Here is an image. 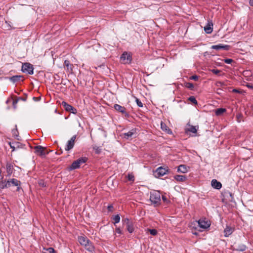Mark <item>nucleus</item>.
Wrapping results in <instances>:
<instances>
[{"instance_id":"nucleus-1","label":"nucleus","mask_w":253,"mask_h":253,"mask_svg":"<svg viewBox=\"0 0 253 253\" xmlns=\"http://www.w3.org/2000/svg\"><path fill=\"white\" fill-rule=\"evenodd\" d=\"M88 160L87 157H81L78 160L74 161L71 166H70L68 169L69 170H73L80 168V165L86 163Z\"/></svg>"},{"instance_id":"nucleus-2","label":"nucleus","mask_w":253,"mask_h":253,"mask_svg":"<svg viewBox=\"0 0 253 253\" xmlns=\"http://www.w3.org/2000/svg\"><path fill=\"white\" fill-rule=\"evenodd\" d=\"M150 200L155 206L159 205L161 203V193L157 191L151 193Z\"/></svg>"},{"instance_id":"nucleus-3","label":"nucleus","mask_w":253,"mask_h":253,"mask_svg":"<svg viewBox=\"0 0 253 253\" xmlns=\"http://www.w3.org/2000/svg\"><path fill=\"white\" fill-rule=\"evenodd\" d=\"M169 172V169L168 168H163L160 167L153 171V174L155 177L159 178L164 176Z\"/></svg>"},{"instance_id":"nucleus-4","label":"nucleus","mask_w":253,"mask_h":253,"mask_svg":"<svg viewBox=\"0 0 253 253\" xmlns=\"http://www.w3.org/2000/svg\"><path fill=\"white\" fill-rule=\"evenodd\" d=\"M21 71L23 73H26L29 75H33L34 74L33 66L30 63H24L22 64Z\"/></svg>"},{"instance_id":"nucleus-5","label":"nucleus","mask_w":253,"mask_h":253,"mask_svg":"<svg viewBox=\"0 0 253 253\" xmlns=\"http://www.w3.org/2000/svg\"><path fill=\"white\" fill-rule=\"evenodd\" d=\"M231 249L233 251L244 252L246 250L247 247L246 245L239 242H236L234 243V246H231Z\"/></svg>"},{"instance_id":"nucleus-6","label":"nucleus","mask_w":253,"mask_h":253,"mask_svg":"<svg viewBox=\"0 0 253 253\" xmlns=\"http://www.w3.org/2000/svg\"><path fill=\"white\" fill-rule=\"evenodd\" d=\"M114 108L118 112L121 113L123 114L126 118H128L129 117V113L126 111V109L124 106H121L118 104H115L114 105Z\"/></svg>"},{"instance_id":"nucleus-7","label":"nucleus","mask_w":253,"mask_h":253,"mask_svg":"<svg viewBox=\"0 0 253 253\" xmlns=\"http://www.w3.org/2000/svg\"><path fill=\"white\" fill-rule=\"evenodd\" d=\"M121 60L124 64H130L132 61V56L130 53L124 52L121 56Z\"/></svg>"},{"instance_id":"nucleus-8","label":"nucleus","mask_w":253,"mask_h":253,"mask_svg":"<svg viewBox=\"0 0 253 253\" xmlns=\"http://www.w3.org/2000/svg\"><path fill=\"white\" fill-rule=\"evenodd\" d=\"M136 128H133L127 132L122 134L123 138L126 139H129L131 138H135L136 135Z\"/></svg>"},{"instance_id":"nucleus-9","label":"nucleus","mask_w":253,"mask_h":253,"mask_svg":"<svg viewBox=\"0 0 253 253\" xmlns=\"http://www.w3.org/2000/svg\"><path fill=\"white\" fill-rule=\"evenodd\" d=\"M76 137L77 135H74L69 140H68L67 144L65 148L66 151H68L74 147Z\"/></svg>"},{"instance_id":"nucleus-10","label":"nucleus","mask_w":253,"mask_h":253,"mask_svg":"<svg viewBox=\"0 0 253 253\" xmlns=\"http://www.w3.org/2000/svg\"><path fill=\"white\" fill-rule=\"evenodd\" d=\"M199 227L203 229H207L211 226L210 221L200 219L198 221Z\"/></svg>"},{"instance_id":"nucleus-11","label":"nucleus","mask_w":253,"mask_h":253,"mask_svg":"<svg viewBox=\"0 0 253 253\" xmlns=\"http://www.w3.org/2000/svg\"><path fill=\"white\" fill-rule=\"evenodd\" d=\"M211 49L219 50L220 49H223L225 50H229L230 48V45H223L222 44H219L216 45H213L211 46Z\"/></svg>"},{"instance_id":"nucleus-12","label":"nucleus","mask_w":253,"mask_h":253,"mask_svg":"<svg viewBox=\"0 0 253 253\" xmlns=\"http://www.w3.org/2000/svg\"><path fill=\"white\" fill-rule=\"evenodd\" d=\"M9 144L10 148L12 149V151H15L16 149L24 148L25 146V144H22L19 142H10Z\"/></svg>"},{"instance_id":"nucleus-13","label":"nucleus","mask_w":253,"mask_h":253,"mask_svg":"<svg viewBox=\"0 0 253 253\" xmlns=\"http://www.w3.org/2000/svg\"><path fill=\"white\" fill-rule=\"evenodd\" d=\"M187 125L189 126L188 128H186L185 129V132L186 133H188V132H191L193 133H196L197 130L199 128V126H194L192 125H190L189 123L187 124Z\"/></svg>"},{"instance_id":"nucleus-14","label":"nucleus","mask_w":253,"mask_h":253,"mask_svg":"<svg viewBox=\"0 0 253 253\" xmlns=\"http://www.w3.org/2000/svg\"><path fill=\"white\" fill-rule=\"evenodd\" d=\"M44 147L41 145L36 146L34 148L35 151V152L40 156L43 157L44 155Z\"/></svg>"},{"instance_id":"nucleus-15","label":"nucleus","mask_w":253,"mask_h":253,"mask_svg":"<svg viewBox=\"0 0 253 253\" xmlns=\"http://www.w3.org/2000/svg\"><path fill=\"white\" fill-rule=\"evenodd\" d=\"M213 23L211 20L208 21L206 26L204 27V30L207 34H211L213 30Z\"/></svg>"},{"instance_id":"nucleus-16","label":"nucleus","mask_w":253,"mask_h":253,"mask_svg":"<svg viewBox=\"0 0 253 253\" xmlns=\"http://www.w3.org/2000/svg\"><path fill=\"white\" fill-rule=\"evenodd\" d=\"M6 169L7 173L6 176L7 177H10L14 170L13 166L12 164L10 163H7L6 165Z\"/></svg>"},{"instance_id":"nucleus-17","label":"nucleus","mask_w":253,"mask_h":253,"mask_svg":"<svg viewBox=\"0 0 253 253\" xmlns=\"http://www.w3.org/2000/svg\"><path fill=\"white\" fill-rule=\"evenodd\" d=\"M7 182H9V187H10L11 186H19V185H21V182L20 181L17 180L15 178H10L7 180Z\"/></svg>"},{"instance_id":"nucleus-18","label":"nucleus","mask_w":253,"mask_h":253,"mask_svg":"<svg viewBox=\"0 0 253 253\" xmlns=\"http://www.w3.org/2000/svg\"><path fill=\"white\" fill-rule=\"evenodd\" d=\"M78 241L80 244L84 247V246L88 244L89 242L90 241L85 236H79L78 237Z\"/></svg>"},{"instance_id":"nucleus-19","label":"nucleus","mask_w":253,"mask_h":253,"mask_svg":"<svg viewBox=\"0 0 253 253\" xmlns=\"http://www.w3.org/2000/svg\"><path fill=\"white\" fill-rule=\"evenodd\" d=\"M211 186L214 189L219 190L222 187V184L216 179H212L211 182Z\"/></svg>"},{"instance_id":"nucleus-20","label":"nucleus","mask_w":253,"mask_h":253,"mask_svg":"<svg viewBox=\"0 0 253 253\" xmlns=\"http://www.w3.org/2000/svg\"><path fill=\"white\" fill-rule=\"evenodd\" d=\"M9 80L15 83L16 82H19L20 81H23V76L22 75H15L9 78Z\"/></svg>"},{"instance_id":"nucleus-21","label":"nucleus","mask_w":253,"mask_h":253,"mask_svg":"<svg viewBox=\"0 0 253 253\" xmlns=\"http://www.w3.org/2000/svg\"><path fill=\"white\" fill-rule=\"evenodd\" d=\"M84 247L85 250L91 253L95 252V248L91 241H89L88 244H86Z\"/></svg>"},{"instance_id":"nucleus-22","label":"nucleus","mask_w":253,"mask_h":253,"mask_svg":"<svg viewBox=\"0 0 253 253\" xmlns=\"http://www.w3.org/2000/svg\"><path fill=\"white\" fill-rule=\"evenodd\" d=\"M64 67H66L67 68V70L68 72L70 73L73 72V64H71L70 61L68 60H65L64 61Z\"/></svg>"},{"instance_id":"nucleus-23","label":"nucleus","mask_w":253,"mask_h":253,"mask_svg":"<svg viewBox=\"0 0 253 253\" xmlns=\"http://www.w3.org/2000/svg\"><path fill=\"white\" fill-rule=\"evenodd\" d=\"M161 128L163 131H165L168 134L172 133V131L171 129L167 126L165 123H163V122H161Z\"/></svg>"},{"instance_id":"nucleus-24","label":"nucleus","mask_w":253,"mask_h":253,"mask_svg":"<svg viewBox=\"0 0 253 253\" xmlns=\"http://www.w3.org/2000/svg\"><path fill=\"white\" fill-rule=\"evenodd\" d=\"M233 228L230 226H226L224 230V236L226 237H228L233 232Z\"/></svg>"},{"instance_id":"nucleus-25","label":"nucleus","mask_w":253,"mask_h":253,"mask_svg":"<svg viewBox=\"0 0 253 253\" xmlns=\"http://www.w3.org/2000/svg\"><path fill=\"white\" fill-rule=\"evenodd\" d=\"M3 177L2 176L1 178V181H0V189H4V188H7L9 187V182L8 183L7 182V180H3Z\"/></svg>"},{"instance_id":"nucleus-26","label":"nucleus","mask_w":253,"mask_h":253,"mask_svg":"<svg viewBox=\"0 0 253 253\" xmlns=\"http://www.w3.org/2000/svg\"><path fill=\"white\" fill-rule=\"evenodd\" d=\"M177 171L183 173H186L187 172V169L185 165H180L177 169Z\"/></svg>"},{"instance_id":"nucleus-27","label":"nucleus","mask_w":253,"mask_h":253,"mask_svg":"<svg viewBox=\"0 0 253 253\" xmlns=\"http://www.w3.org/2000/svg\"><path fill=\"white\" fill-rule=\"evenodd\" d=\"M174 178L178 181L183 182L186 180L187 177L183 175H176L174 176Z\"/></svg>"},{"instance_id":"nucleus-28","label":"nucleus","mask_w":253,"mask_h":253,"mask_svg":"<svg viewBox=\"0 0 253 253\" xmlns=\"http://www.w3.org/2000/svg\"><path fill=\"white\" fill-rule=\"evenodd\" d=\"M61 105L64 107V109L68 112H70L72 108V105L68 104L65 101H62L61 103Z\"/></svg>"},{"instance_id":"nucleus-29","label":"nucleus","mask_w":253,"mask_h":253,"mask_svg":"<svg viewBox=\"0 0 253 253\" xmlns=\"http://www.w3.org/2000/svg\"><path fill=\"white\" fill-rule=\"evenodd\" d=\"M226 111V109L220 108L217 109L215 110V114L216 116H220V115H222Z\"/></svg>"},{"instance_id":"nucleus-30","label":"nucleus","mask_w":253,"mask_h":253,"mask_svg":"<svg viewBox=\"0 0 253 253\" xmlns=\"http://www.w3.org/2000/svg\"><path fill=\"white\" fill-rule=\"evenodd\" d=\"M15 128L13 129L12 130V133L13 136L16 139L19 140V138H18L19 132H18V130H17V125H15Z\"/></svg>"},{"instance_id":"nucleus-31","label":"nucleus","mask_w":253,"mask_h":253,"mask_svg":"<svg viewBox=\"0 0 253 253\" xmlns=\"http://www.w3.org/2000/svg\"><path fill=\"white\" fill-rule=\"evenodd\" d=\"M126 229L129 233H132L134 231V227L132 223L127 224Z\"/></svg>"},{"instance_id":"nucleus-32","label":"nucleus","mask_w":253,"mask_h":253,"mask_svg":"<svg viewBox=\"0 0 253 253\" xmlns=\"http://www.w3.org/2000/svg\"><path fill=\"white\" fill-rule=\"evenodd\" d=\"M38 184L41 187H47L46 182L42 179H39L38 181Z\"/></svg>"},{"instance_id":"nucleus-33","label":"nucleus","mask_w":253,"mask_h":253,"mask_svg":"<svg viewBox=\"0 0 253 253\" xmlns=\"http://www.w3.org/2000/svg\"><path fill=\"white\" fill-rule=\"evenodd\" d=\"M184 86L190 89L193 90L194 89V85L192 83H185Z\"/></svg>"},{"instance_id":"nucleus-34","label":"nucleus","mask_w":253,"mask_h":253,"mask_svg":"<svg viewBox=\"0 0 253 253\" xmlns=\"http://www.w3.org/2000/svg\"><path fill=\"white\" fill-rule=\"evenodd\" d=\"M188 100L194 105H197L198 104L197 100L196 99L195 97L193 96H190L188 98Z\"/></svg>"},{"instance_id":"nucleus-35","label":"nucleus","mask_w":253,"mask_h":253,"mask_svg":"<svg viewBox=\"0 0 253 253\" xmlns=\"http://www.w3.org/2000/svg\"><path fill=\"white\" fill-rule=\"evenodd\" d=\"M113 219L114 221V224L118 223L120 221V216L119 214H117L113 217Z\"/></svg>"},{"instance_id":"nucleus-36","label":"nucleus","mask_w":253,"mask_h":253,"mask_svg":"<svg viewBox=\"0 0 253 253\" xmlns=\"http://www.w3.org/2000/svg\"><path fill=\"white\" fill-rule=\"evenodd\" d=\"M93 149L96 154H99L101 152V149L99 147L95 146L93 147Z\"/></svg>"},{"instance_id":"nucleus-37","label":"nucleus","mask_w":253,"mask_h":253,"mask_svg":"<svg viewBox=\"0 0 253 253\" xmlns=\"http://www.w3.org/2000/svg\"><path fill=\"white\" fill-rule=\"evenodd\" d=\"M122 222H123L124 225H126V226L127 224L131 223L132 222L130 221L129 219L128 218H125L122 219Z\"/></svg>"},{"instance_id":"nucleus-38","label":"nucleus","mask_w":253,"mask_h":253,"mask_svg":"<svg viewBox=\"0 0 253 253\" xmlns=\"http://www.w3.org/2000/svg\"><path fill=\"white\" fill-rule=\"evenodd\" d=\"M127 179L129 181L133 182L134 181V176L132 173H128L127 175Z\"/></svg>"},{"instance_id":"nucleus-39","label":"nucleus","mask_w":253,"mask_h":253,"mask_svg":"<svg viewBox=\"0 0 253 253\" xmlns=\"http://www.w3.org/2000/svg\"><path fill=\"white\" fill-rule=\"evenodd\" d=\"M223 61L226 64H231L232 63H235V62L232 59L226 58L223 60Z\"/></svg>"},{"instance_id":"nucleus-40","label":"nucleus","mask_w":253,"mask_h":253,"mask_svg":"<svg viewBox=\"0 0 253 253\" xmlns=\"http://www.w3.org/2000/svg\"><path fill=\"white\" fill-rule=\"evenodd\" d=\"M46 250L45 253H55V250L53 248L50 247L47 249H44Z\"/></svg>"},{"instance_id":"nucleus-41","label":"nucleus","mask_w":253,"mask_h":253,"mask_svg":"<svg viewBox=\"0 0 253 253\" xmlns=\"http://www.w3.org/2000/svg\"><path fill=\"white\" fill-rule=\"evenodd\" d=\"M136 102L137 105V106L139 107H142L143 105V103L141 102V101L138 98H136Z\"/></svg>"},{"instance_id":"nucleus-42","label":"nucleus","mask_w":253,"mask_h":253,"mask_svg":"<svg viewBox=\"0 0 253 253\" xmlns=\"http://www.w3.org/2000/svg\"><path fill=\"white\" fill-rule=\"evenodd\" d=\"M149 232H150V233L151 234V235H153V236L156 235L158 233L157 230H156L155 229H150Z\"/></svg>"},{"instance_id":"nucleus-43","label":"nucleus","mask_w":253,"mask_h":253,"mask_svg":"<svg viewBox=\"0 0 253 253\" xmlns=\"http://www.w3.org/2000/svg\"><path fill=\"white\" fill-rule=\"evenodd\" d=\"M189 79L194 81H197L199 79V76L197 75H193L191 76Z\"/></svg>"},{"instance_id":"nucleus-44","label":"nucleus","mask_w":253,"mask_h":253,"mask_svg":"<svg viewBox=\"0 0 253 253\" xmlns=\"http://www.w3.org/2000/svg\"><path fill=\"white\" fill-rule=\"evenodd\" d=\"M70 112H71V113H73L74 114H76L77 113V109L75 108H74L73 106H72V108H71V111H70Z\"/></svg>"},{"instance_id":"nucleus-45","label":"nucleus","mask_w":253,"mask_h":253,"mask_svg":"<svg viewBox=\"0 0 253 253\" xmlns=\"http://www.w3.org/2000/svg\"><path fill=\"white\" fill-rule=\"evenodd\" d=\"M211 72L215 75L218 74L220 73V71L218 69H212L211 70Z\"/></svg>"},{"instance_id":"nucleus-46","label":"nucleus","mask_w":253,"mask_h":253,"mask_svg":"<svg viewBox=\"0 0 253 253\" xmlns=\"http://www.w3.org/2000/svg\"><path fill=\"white\" fill-rule=\"evenodd\" d=\"M224 84V83L223 82H220V81L217 82L216 83V85L217 86H222Z\"/></svg>"},{"instance_id":"nucleus-47","label":"nucleus","mask_w":253,"mask_h":253,"mask_svg":"<svg viewBox=\"0 0 253 253\" xmlns=\"http://www.w3.org/2000/svg\"><path fill=\"white\" fill-rule=\"evenodd\" d=\"M115 231H116V233H118V234H122V230H121V229L119 227L116 228V230H115Z\"/></svg>"},{"instance_id":"nucleus-48","label":"nucleus","mask_w":253,"mask_h":253,"mask_svg":"<svg viewBox=\"0 0 253 253\" xmlns=\"http://www.w3.org/2000/svg\"><path fill=\"white\" fill-rule=\"evenodd\" d=\"M114 208L113 205H110L107 207V209L109 211H112Z\"/></svg>"},{"instance_id":"nucleus-49","label":"nucleus","mask_w":253,"mask_h":253,"mask_svg":"<svg viewBox=\"0 0 253 253\" xmlns=\"http://www.w3.org/2000/svg\"><path fill=\"white\" fill-rule=\"evenodd\" d=\"M226 194H228L229 195V196L231 197V199L230 200V201L232 202L233 201L232 200L234 198H233V194L231 192H228L227 193H226Z\"/></svg>"},{"instance_id":"nucleus-50","label":"nucleus","mask_w":253,"mask_h":253,"mask_svg":"<svg viewBox=\"0 0 253 253\" xmlns=\"http://www.w3.org/2000/svg\"><path fill=\"white\" fill-rule=\"evenodd\" d=\"M222 89L218 88L216 89V92L218 94H222Z\"/></svg>"},{"instance_id":"nucleus-51","label":"nucleus","mask_w":253,"mask_h":253,"mask_svg":"<svg viewBox=\"0 0 253 253\" xmlns=\"http://www.w3.org/2000/svg\"><path fill=\"white\" fill-rule=\"evenodd\" d=\"M33 100H35V101H39L41 100V97L40 96V97H34L33 98Z\"/></svg>"},{"instance_id":"nucleus-52","label":"nucleus","mask_w":253,"mask_h":253,"mask_svg":"<svg viewBox=\"0 0 253 253\" xmlns=\"http://www.w3.org/2000/svg\"><path fill=\"white\" fill-rule=\"evenodd\" d=\"M162 199L164 202H166L168 201V199L167 198V197L163 195L162 196Z\"/></svg>"},{"instance_id":"nucleus-53","label":"nucleus","mask_w":253,"mask_h":253,"mask_svg":"<svg viewBox=\"0 0 253 253\" xmlns=\"http://www.w3.org/2000/svg\"><path fill=\"white\" fill-rule=\"evenodd\" d=\"M44 155H43V156H45L46 155L48 154L49 153V151H48L46 149V148L44 147Z\"/></svg>"},{"instance_id":"nucleus-54","label":"nucleus","mask_w":253,"mask_h":253,"mask_svg":"<svg viewBox=\"0 0 253 253\" xmlns=\"http://www.w3.org/2000/svg\"><path fill=\"white\" fill-rule=\"evenodd\" d=\"M20 185H19V186H17L16 191H18V192H19L20 190L21 189H22V188L21 187Z\"/></svg>"},{"instance_id":"nucleus-55","label":"nucleus","mask_w":253,"mask_h":253,"mask_svg":"<svg viewBox=\"0 0 253 253\" xmlns=\"http://www.w3.org/2000/svg\"><path fill=\"white\" fill-rule=\"evenodd\" d=\"M20 99L24 101H25L27 99V97H20Z\"/></svg>"},{"instance_id":"nucleus-56","label":"nucleus","mask_w":253,"mask_h":253,"mask_svg":"<svg viewBox=\"0 0 253 253\" xmlns=\"http://www.w3.org/2000/svg\"><path fill=\"white\" fill-rule=\"evenodd\" d=\"M250 5L253 6V0H250L249 1Z\"/></svg>"},{"instance_id":"nucleus-57","label":"nucleus","mask_w":253,"mask_h":253,"mask_svg":"<svg viewBox=\"0 0 253 253\" xmlns=\"http://www.w3.org/2000/svg\"><path fill=\"white\" fill-rule=\"evenodd\" d=\"M233 92H239V91L237 89H234L233 90Z\"/></svg>"},{"instance_id":"nucleus-58","label":"nucleus","mask_w":253,"mask_h":253,"mask_svg":"<svg viewBox=\"0 0 253 253\" xmlns=\"http://www.w3.org/2000/svg\"><path fill=\"white\" fill-rule=\"evenodd\" d=\"M17 101H13V105H14L15 103H17Z\"/></svg>"},{"instance_id":"nucleus-59","label":"nucleus","mask_w":253,"mask_h":253,"mask_svg":"<svg viewBox=\"0 0 253 253\" xmlns=\"http://www.w3.org/2000/svg\"><path fill=\"white\" fill-rule=\"evenodd\" d=\"M248 86L250 87H252V88L253 87L252 86Z\"/></svg>"},{"instance_id":"nucleus-60","label":"nucleus","mask_w":253,"mask_h":253,"mask_svg":"<svg viewBox=\"0 0 253 253\" xmlns=\"http://www.w3.org/2000/svg\"><path fill=\"white\" fill-rule=\"evenodd\" d=\"M71 253H73L72 252Z\"/></svg>"}]
</instances>
